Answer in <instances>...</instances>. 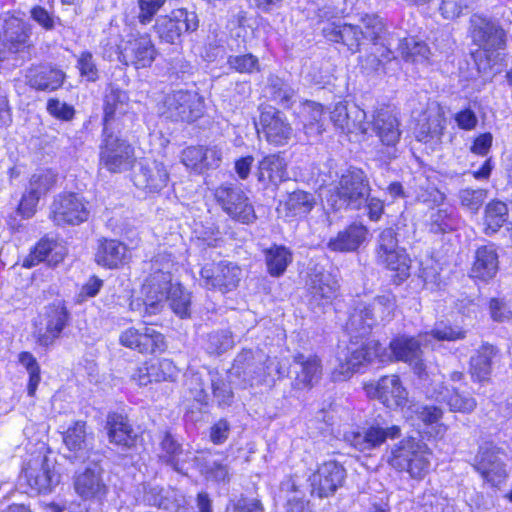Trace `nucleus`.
Here are the masks:
<instances>
[{
	"instance_id": "1",
	"label": "nucleus",
	"mask_w": 512,
	"mask_h": 512,
	"mask_svg": "<svg viewBox=\"0 0 512 512\" xmlns=\"http://www.w3.org/2000/svg\"><path fill=\"white\" fill-rule=\"evenodd\" d=\"M143 293L146 314L158 313L163 303L169 301L175 314L181 318L189 315L190 294L179 284H172V275L169 271L155 269L143 285Z\"/></svg>"
},
{
	"instance_id": "2",
	"label": "nucleus",
	"mask_w": 512,
	"mask_h": 512,
	"mask_svg": "<svg viewBox=\"0 0 512 512\" xmlns=\"http://www.w3.org/2000/svg\"><path fill=\"white\" fill-rule=\"evenodd\" d=\"M371 187L365 172L360 168L350 167L343 173L326 197L327 205L334 211L343 209L359 210L368 201Z\"/></svg>"
},
{
	"instance_id": "3",
	"label": "nucleus",
	"mask_w": 512,
	"mask_h": 512,
	"mask_svg": "<svg viewBox=\"0 0 512 512\" xmlns=\"http://www.w3.org/2000/svg\"><path fill=\"white\" fill-rule=\"evenodd\" d=\"M404 224L397 223L380 231L377 238V262L387 269L396 272L398 282H402L410 275L409 257L406 250L400 246L405 236L401 232Z\"/></svg>"
},
{
	"instance_id": "4",
	"label": "nucleus",
	"mask_w": 512,
	"mask_h": 512,
	"mask_svg": "<svg viewBox=\"0 0 512 512\" xmlns=\"http://www.w3.org/2000/svg\"><path fill=\"white\" fill-rule=\"evenodd\" d=\"M396 308L395 296L387 292L376 296L368 304H360L350 315L346 328L355 337H364L370 330L381 323L390 321Z\"/></svg>"
},
{
	"instance_id": "5",
	"label": "nucleus",
	"mask_w": 512,
	"mask_h": 512,
	"mask_svg": "<svg viewBox=\"0 0 512 512\" xmlns=\"http://www.w3.org/2000/svg\"><path fill=\"white\" fill-rule=\"evenodd\" d=\"M422 356L423 351L418 338L400 335L393 338L388 347L382 346L381 363L394 361L407 363L429 393L428 385L431 378Z\"/></svg>"
},
{
	"instance_id": "6",
	"label": "nucleus",
	"mask_w": 512,
	"mask_h": 512,
	"mask_svg": "<svg viewBox=\"0 0 512 512\" xmlns=\"http://www.w3.org/2000/svg\"><path fill=\"white\" fill-rule=\"evenodd\" d=\"M430 455L425 443L407 438L394 445L388 463L398 471L408 472L412 478L422 479L429 471Z\"/></svg>"
},
{
	"instance_id": "7",
	"label": "nucleus",
	"mask_w": 512,
	"mask_h": 512,
	"mask_svg": "<svg viewBox=\"0 0 512 512\" xmlns=\"http://www.w3.org/2000/svg\"><path fill=\"white\" fill-rule=\"evenodd\" d=\"M382 345L378 340H367L361 343L350 342L346 350L339 356V365L334 369V381H345L358 369L373 360L381 362Z\"/></svg>"
},
{
	"instance_id": "8",
	"label": "nucleus",
	"mask_w": 512,
	"mask_h": 512,
	"mask_svg": "<svg viewBox=\"0 0 512 512\" xmlns=\"http://www.w3.org/2000/svg\"><path fill=\"white\" fill-rule=\"evenodd\" d=\"M199 27V18L195 11L186 8L174 9L169 15L156 19L154 30L160 41L178 44L184 33H192Z\"/></svg>"
},
{
	"instance_id": "9",
	"label": "nucleus",
	"mask_w": 512,
	"mask_h": 512,
	"mask_svg": "<svg viewBox=\"0 0 512 512\" xmlns=\"http://www.w3.org/2000/svg\"><path fill=\"white\" fill-rule=\"evenodd\" d=\"M103 141L100 146V164L112 173H122L131 169L135 163L133 147L124 139L103 129Z\"/></svg>"
},
{
	"instance_id": "10",
	"label": "nucleus",
	"mask_w": 512,
	"mask_h": 512,
	"mask_svg": "<svg viewBox=\"0 0 512 512\" xmlns=\"http://www.w3.org/2000/svg\"><path fill=\"white\" fill-rule=\"evenodd\" d=\"M162 114L175 122H194L204 114V99L195 91H174L166 96Z\"/></svg>"
},
{
	"instance_id": "11",
	"label": "nucleus",
	"mask_w": 512,
	"mask_h": 512,
	"mask_svg": "<svg viewBox=\"0 0 512 512\" xmlns=\"http://www.w3.org/2000/svg\"><path fill=\"white\" fill-rule=\"evenodd\" d=\"M505 452L491 441L479 445L473 467L491 486L499 487L507 478L503 458Z\"/></svg>"
},
{
	"instance_id": "12",
	"label": "nucleus",
	"mask_w": 512,
	"mask_h": 512,
	"mask_svg": "<svg viewBox=\"0 0 512 512\" xmlns=\"http://www.w3.org/2000/svg\"><path fill=\"white\" fill-rule=\"evenodd\" d=\"M214 196L223 211L233 220L250 224L256 220L253 205L244 191L234 184H222L215 189Z\"/></svg>"
},
{
	"instance_id": "13",
	"label": "nucleus",
	"mask_w": 512,
	"mask_h": 512,
	"mask_svg": "<svg viewBox=\"0 0 512 512\" xmlns=\"http://www.w3.org/2000/svg\"><path fill=\"white\" fill-rule=\"evenodd\" d=\"M470 35L473 43L486 53L504 49L506 45V32L499 21L482 14L471 16Z\"/></svg>"
},
{
	"instance_id": "14",
	"label": "nucleus",
	"mask_w": 512,
	"mask_h": 512,
	"mask_svg": "<svg viewBox=\"0 0 512 512\" xmlns=\"http://www.w3.org/2000/svg\"><path fill=\"white\" fill-rule=\"evenodd\" d=\"M89 214L84 198L76 193L59 194L51 204V218L57 225H79Z\"/></svg>"
},
{
	"instance_id": "15",
	"label": "nucleus",
	"mask_w": 512,
	"mask_h": 512,
	"mask_svg": "<svg viewBox=\"0 0 512 512\" xmlns=\"http://www.w3.org/2000/svg\"><path fill=\"white\" fill-rule=\"evenodd\" d=\"M338 283L334 277L324 271H314L309 274L307 281V303L310 310L316 314L324 313L336 297Z\"/></svg>"
},
{
	"instance_id": "16",
	"label": "nucleus",
	"mask_w": 512,
	"mask_h": 512,
	"mask_svg": "<svg viewBox=\"0 0 512 512\" xmlns=\"http://www.w3.org/2000/svg\"><path fill=\"white\" fill-rule=\"evenodd\" d=\"M119 342L122 346L143 354L162 353L167 348L164 335L145 324L121 332Z\"/></svg>"
},
{
	"instance_id": "17",
	"label": "nucleus",
	"mask_w": 512,
	"mask_h": 512,
	"mask_svg": "<svg viewBox=\"0 0 512 512\" xmlns=\"http://www.w3.org/2000/svg\"><path fill=\"white\" fill-rule=\"evenodd\" d=\"M23 478L34 493H48L60 483L55 464L46 456L31 459L24 468Z\"/></svg>"
},
{
	"instance_id": "18",
	"label": "nucleus",
	"mask_w": 512,
	"mask_h": 512,
	"mask_svg": "<svg viewBox=\"0 0 512 512\" xmlns=\"http://www.w3.org/2000/svg\"><path fill=\"white\" fill-rule=\"evenodd\" d=\"M118 60L124 65H133L136 69L150 67L157 57V49L148 34L123 41L118 46Z\"/></svg>"
},
{
	"instance_id": "19",
	"label": "nucleus",
	"mask_w": 512,
	"mask_h": 512,
	"mask_svg": "<svg viewBox=\"0 0 512 512\" xmlns=\"http://www.w3.org/2000/svg\"><path fill=\"white\" fill-rule=\"evenodd\" d=\"M241 269L232 262L220 261L208 263L200 271L204 286L222 293L237 288L241 280Z\"/></svg>"
},
{
	"instance_id": "20",
	"label": "nucleus",
	"mask_w": 512,
	"mask_h": 512,
	"mask_svg": "<svg viewBox=\"0 0 512 512\" xmlns=\"http://www.w3.org/2000/svg\"><path fill=\"white\" fill-rule=\"evenodd\" d=\"M345 478L346 470L339 462H324L309 478L311 494L319 498L332 496L343 485Z\"/></svg>"
},
{
	"instance_id": "21",
	"label": "nucleus",
	"mask_w": 512,
	"mask_h": 512,
	"mask_svg": "<svg viewBox=\"0 0 512 512\" xmlns=\"http://www.w3.org/2000/svg\"><path fill=\"white\" fill-rule=\"evenodd\" d=\"M367 395L378 399L387 408L404 407L408 402V391L398 375H386L375 384L365 386Z\"/></svg>"
},
{
	"instance_id": "22",
	"label": "nucleus",
	"mask_w": 512,
	"mask_h": 512,
	"mask_svg": "<svg viewBox=\"0 0 512 512\" xmlns=\"http://www.w3.org/2000/svg\"><path fill=\"white\" fill-rule=\"evenodd\" d=\"M401 436V429L397 425L381 426L372 424L362 431H348L344 440L358 451L365 452L382 445L388 438L395 439Z\"/></svg>"
},
{
	"instance_id": "23",
	"label": "nucleus",
	"mask_w": 512,
	"mask_h": 512,
	"mask_svg": "<svg viewBox=\"0 0 512 512\" xmlns=\"http://www.w3.org/2000/svg\"><path fill=\"white\" fill-rule=\"evenodd\" d=\"M45 327H36L34 335L37 343L43 347L54 344L70 321V312L60 301L46 307L44 314Z\"/></svg>"
},
{
	"instance_id": "24",
	"label": "nucleus",
	"mask_w": 512,
	"mask_h": 512,
	"mask_svg": "<svg viewBox=\"0 0 512 512\" xmlns=\"http://www.w3.org/2000/svg\"><path fill=\"white\" fill-rule=\"evenodd\" d=\"M290 368L294 389H311L322 377V364L317 356L297 354L293 357Z\"/></svg>"
},
{
	"instance_id": "25",
	"label": "nucleus",
	"mask_w": 512,
	"mask_h": 512,
	"mask_svg": "<svg viewBox=\"0 0 512 512\" xmlns=\"http://www.w3.org/2000/svg\"><path fill=\"white\" fill-rule=\"evenodd\" d=\"M103 475L104 470L96 464L75 475L73 484L77 495L85 500H103L109 490Z\"/></svg>"
},
{
	"instance_id": "26",
	"label": "nucleus",
	"mask_w": 512,
	"mask_h": 512,
	"mask_svg": "<svg viewBox=\"0 0 512 512\" xmlns=\"http://www.w3.org/2000/svg\"><path fill=\"white\" fill-rule=\"evenodd\" d=\"M373 131L381 143L387 147V158L397 157L396 145L401 137L398 118L388 109H381L373 116Z\"/></svg>"
},
{
	"instance_id": "27",
	"label": "nucleus",
	"mask_w": 512,
	"mask_h": 512,
	"mask_svg": "<svg viewBox=\"0 0 512 512\" xmlns=\"http://www.w3.org/2000/svg\"><path fill=\"white\" fill-rule=\"evenodd\" d=\"M123 117L129 120L133 119V114L129 113L128 94L110 84L104 97L103 129H105V133L110 129L118 128V124H114Z\"/></svg>"
},
{
	"instance_id": "28",
	"label": "nucleus",
	"mask_w": 512,
	"mask_h": 512,
	"mask_svg": "<svg viewBox=\"0 0 512 512\" xmlns=\"http://www.w3.org/2000/svg\"><path fill=\"white\" fill-rule=\"evenodd\" d=\"M260 124L269 143L285 145L293 135V129L286 116L273 107L264 109L261 112Z\"/></svg>"
},
{
	"instance_id": "29",
	"label": "nucleus",
	"mask_w": 512,
	"mask_h": 512,
	"mask_svg": "<svg viewBox=\"0 0 512 512\" xmlns=\"http://www.w3.org/2000/svg\"><path fill=\"white\" fill-rule=\"evenodd\" d=\"M158 457L163 464L183 473L185 464L191 459V453L183 448L174 434L164 431L160 437Z\"/></svg>"
},
{
	"instance_id": "30",
	"label": "nucleus",
	"mask_w": 512,
	"mask_h": 512,
	"mask_svg": "<svg viewBox=\"0 0 512 512\" xmlns=\"http://www.w3.org/2000/svg\"><path fill=\"white\" fill-rule=\"evenodd\" d=\"M106 429L110 443L123 450H129L136 446L138 434L129 423L127 416L115 412L109 413Z\"/></svg>"
},
{
	"instance_id": "31",
	"label": "nucleus",
	"mask_w": 512,
	"mask_h": 512,
	"mask_svg": "<svg viewBox=\"0 0 512 512\" xmlns=\"http://www.w3.org/2000/svg\"><path fill=\"white\" fill-rule=\"evenodd\" d=\"M169 174L165 166L157 161L141 165L133 175L134 185L146 192L155 193L166 187Z\"/></svg>"
},
{
	"instance_id": "32",
	"label": "nucleus",
	"mask_w": 512,
	"mask_h": 512,
	"mask_svg": "<svg viewBox=\"0 0 512 512\" xmlns=\"http://www.w3.org/2000/svg\"><path fill=\"white\" fill-rule=\"evenodd\" d=\"M324 37L331 42L345 45L352 53L359 51L362 36V28L358 25L333 22L322 28Z\"/></svg>"
},
{
	"instance_id": "33",
	"label": "nucleus",
	"mask_w": 512,
	"mask_h": 512,
	"mask_svg": "<svg viewBox=\"0 0 512 512\" xmlns=\"http://www.w3.org/2000/svg\"><path fill=\"white\" fill-rule=\"evenodd\" d=\"M26 80L29 87L44 92L59 89L65 80V73L50 66H40L27 71Z\"/></svg>"
},
{
	"instance_id": "34",
	"label": "nucleus",
	"mask_w": 512,
	"mask_h": 512,
	"mask_svg": "<svg viewBox=\"0 0 512 512\" xmlns=\"http://www.w3.org/2000/svg\"><path fill=\"white\" fill-rule=\"evenodd\" d=\"M445 118L439 107L423 112L415 127L416 139L420 142L440 140L445 128Z\"/></svg>"
},
{
	"instance_id": "35",
	"label": "nucleus",
	"mask_w": 512,
	"mask_h": 512,
	"mask_svg": "<svg viewBox=\"0 0 512 512\" xmlns=\"http://www.w3.org/2000/svg\"><path fill=\"white\" fill-rule=\"evenodd\" d=\"M498 254L494 244H487L477 248L475 260L471 268V277L488 281L498 272Z\"/></svg>"
},
{
	"instance_id": "36",
	"label": "nucleus",
	"mask_w": 512,
	"mask_h": 512,
	"mask_svg": "<svg viewBox=\"0 0 512 512\" xmlns=\"http://www.w3.org/2000/svg\"><path fill=\"white\" fill-rule=\"evenodd\" d=\"M367 234L368 229L364 225L353 223L331 238L327 246L335 252H353L365 241Z\"/></svg>"
},
{
	"instance_id": "37",
	"label": "nucleus",
	"mask_w": 512,
	"mask_h": 512,
	"mask_svg": "<svg viewBox=\"0 0 512 512\" xmlns=\"http://www.w3.org/2000/svg\"><path fill=\"white\" fill-rule=\"evenodd\" d=\"M256 176L259 182L278 185L287 179V164L280 154H270L259 161Z\"/></svg>"
},
{
	"instance_id": "38",
	"label": "nucleus",
	"mask_w": 512,
	"mask_h": 512,
	"mask_svg": "<svg viewBox=\"0 0 512 512\" xmlns=\"http://www.w3.org/2000/svg\"><path fill=\"white\" fill-rule=\"evenodd\" d=\"M64 259L63 248L56 242L48 239L40 240L28 257L25 258L23 266L31 268L42 261L49 266H56Z\"/></svg>"
},
{
	"instance_id": "39",
	"label": "nucleus",
	"mask_w": 512,
	"mask_h": 512,
	"mask_svg": "<svg viewBox=\"0 0 512 512\" xmlns=\"http://www.w3.org/2000/svg\"><path fill=\"white\" fill-rule=\"evenodd\" d=\"M126 245L118 240H104L100 242L95 254V261L98 265L114 269L123 264L127 257Z\"/></svg>"
},
{
	"instance_id": "40",
	"label": "nucleus",
	"mask_w": 512,
	"mask_h": 512,
	"mask_svg": "<svg viewBox=\"0 0 512 512\" xmlns=\"http://www.w3.org/2000/svg\"><path fill=\"white\" fill-rule=\"evenodd\" d=\"M63 442L73 456L69 458L75 461H85L88 457V444L86 439V423L77 421L63 433Z\"/></svg>"
},
{
	"instance_id": "41",
	"label": "nucleus",
	"mask_w": 512,
	"mask_h": 512,
	"mask_svg": "<svg viewBox=\"0 0 512 512\" xmlns=\"http://www.w3.org/2000/svg\"><path fill=\"white\" fill-rule=\"evenodd\" d=\"M497 350L493 345H482L470 359V374L474 381L484 382L492 371V359Z\"/></svg>"
},
{
	"instance_id": "42",
	"label": "nucleus",
	"mask_w": 512,
	"mask_h": 512,
	"mask_svg": "<svg viewBox=\"0 0 512 512\" xmlns=\"http://www.w3.org/2000/svg\"><path fill=\"white\" fill-rule=\"evenodd\" d=\"M267 271L272 277L282 276L293 260L292 252L283 245L273 244L264 250Z\"/></svg>"
},
{
	"instance_id": "43",
	"label": "nucleus",
	"mask_w": 512,
	"mask_h": 512,
	"mask_svg": "<svg viewBox=\"0 0 512 512\" xmlns=\"http://www.w3.org/2000/svg\"><path fill=\"white\" fill-rule=\"evenodd\" d=\"M31 35V28L23 20L10 16L5 20L4 38L11 44L10 50L19 51L21 47L28 44Z\"/></svg>"
},
{
	"instance_id": "44",
	"label": "nucleus",
	"mask_w": 512,
	"mask_h": 512,
	"mask_svg": "<svg viewBox=\"0 0 512 512\" xmlns=\"http://www.w3.org/2000/svg\"><path fill=\"white\" fill-rule=\"evenodd\" d=\"M364 111L356 106L348 108L343 102H338L331 111V121L342 131L351 132L356 128L357 122H361Z\"/></svg>"
},
{
	"instance_id": "45",
	"label": "nucleus",
	"mask_w": 512,
	"mask_h": 512,
	"mask_svg": "<svg viewBox=\"0 0 512 512\" xmlns=\"http://www.w3.org/2000/svg\"><path fill=\"white\" fill-rule=\"evenodd\" d=\"M212 396L219 407L231 406L234 400V393L228 376L218 371L209 372Z\"/></svg>"
},
{
	"instance_id": "46",
	"label": "nucleus",
	"mask_w": 512,
	"mask_h": 512,
	"mask_svg": "<svg viewBox=\"0 0 512 512\" xmlns=\"http://www.w3.org/2000/svg\"><path fill=\"white\" fill-rule=\"evenodd\" d=\"M397 50L402 58L408 62H425L430 56V49L427 44L413 37L400 39Z\"/></svg>"
},
{
	"instance_id": "47",
	"label": "nucleus",
	"mask_w": 512,
	"mask_h": 512,
	"mask_svg": "<svg viewBox=\"0 0 512 512\" xmlns=\"http://www.w3.org/2000/svg\"><path fill=\"white\" fill-rule=\"evenodd\" d=\"M441 401L446 403L452 412L471 413L475 410L477 402L474 397L465 392H460L457 389H446V391L439 392Z\"/></svg>"
},
{
	"instance_id": "48",
	"label": "nucleus",
	"mask_w": 512,
	"mask_h": 512,
	"mask_svg": "<svg viewBox=\"0 0 512 512\" xmlns=\"http://www.w3.org/2000/svg\"><path fill=\"white\" fill-rule=\"evenodd\" d=\"M508 207L502 201H492L485 208L484 224L485 233H496L507 222Z\"/></svg>"
},
{
	"instance_id": "49",
	"label": "nucleus",
	"mask_w": 512,
	"mask_h": 512,
	"mask_svg": "<svg viewBox=\"0 0 512 512\" xmlns=\"http://www.w3.org/2000/svg\"><path fill=\"white\" fill-rule=\"evenodd\" d=\"M265 92L270 99L282 105H288L294 94L290 85L276 75L268 77Z\"/></svg>"
},
{
	"instance_id": "50",
	"label": "nucleus",
	"mask_w": 512,
	"mask_h": 512,
	"mask_svg": "<svg viewBox=\"0 0 512 512\" xmlns=\"http://www.w3.org/2000/svg\"><path fill=\"white\" fill-rule=\"evenodd\" d=\"M315 204L314 196L305 191H294L286 202L287 209L294 216L307 215Z\"/></svg>"
},
{
	"instance_id": "51",
	"label": "nucleus",
	"mask_w": 512,
	"mask_h": 512,
	"mask_svg": "<svg viewBox=\"0 0 512 512\" xmlns=\"http://www.w3.org/2000/svg\"><path fill=\"white\" fill-rule=\"evenodd\" d=\"M170 494L168 489L152 483L143 484V501L150 505L162 509H168L170 504Z\"/></svg>"
},
{
	"instance_id": "52",
	"label": "nucleus",
	"mask_w": 512,
	"mask_h": 512,
	"mask_svg": "<svg viewBox=\"0 0 512 512\" xmlns=\"http://www.w3.org/2000/svg\"><path fill=\"white\" fill-rule=\"evenodd\" d=\"M233 345V336L228 330H216L207 334L206 350L210 354H221Z\"/></svg>"
},
{
	"instance_id": "53",
	"label": "nucleus",
	"mask_w": 512,
	"mask_h": 512,
	"mask_svg": "<svg viewBox=\"0 0 512 512\" xmlns=\"http://www.w3.org/2000/svg\"><path fill=\"white\" fill-rule=\"evenodd\" d=\"M487 193V190L482 188H465L459 191L458 198L463 208L475 214L485 202Z\"/></svg>"
},
{
	"instance_id": "54",
	"label": "nucleus",
	"mask_w": 512,
	"mask_h": 512,
	"mask_svg": "<svg viewBox=\"0 0 512 512\" xmlns=\"http://www.w3.org/2000/svg\"><path fill=\"white\" fill-rule=\"evenodd\" d=\"M227 65L229 69L241 74H252L260 70L259 59L251 53L230 55L227 58Z\"/></svg>"
},
{
	"instance_id": "55",
	"label": "nucleus",
	"mask_w": 512,
	"mask_h": 512,
	"mask_svg": "<svg viewBox=\"0 0 512 512\" xmlns=\"http://www.w3.org/2000/svg\"><path fill=\"white\" fill-rule=\"evenodd\" d=\"M361 24L363 38L373 43H376L385 32V24L376 14H366L361 18Z\"/></svg>"
},
{
	"instance_id": "56",
	"label": "nucleus",
	"mask_w": 512,
	"mask_h": 512,
	"mask_svg": "<svg viewBox=\"0 0 512 512\" xmlns=\"http://www.w3.org/2000/svg\"><path fill=\"white\" fill-rule=\"evenodd\" d=\"M148 365L153 382L173 381L178 374L176 366L169 359L148 362Z\"/></svg>"
},
{
	"instance_id": "57",
	"label": "nucleus",
	"mask_w": 512,
	"mask_h": 512,
	"mask_svg": "<svg viewBox=\"0 0 512 512\" xmlns=\"http://www.w3.org/2000/svg\"><path fill=\"white\" fill-rule=\"evenodd\" d=\"M55 182L56 178L54 174L48 171L41 172L32 175L27 189L40 198L54 186Z\"/></svg>"
},
{
	"instance_id": "58",
	"label": "nucleus",
	"mask_w": 512,
	"mask_h": 512,
	"mask_svg": "<svg viewBox=\"0 0 512 512\" xmlns=\"http://www.w3.org/2000/svg\"><path fill=\"white\" fill-rule=\"evenodd\" d=\"M201 471L207 478L218 482L230 480L229 468L226 464L218 460L205 459L201 465Z\"/></svg>"
},
{
	"instance_id": "59",
	"label": "nucleus",
	"mask_w": 512,
	"mask_h": 512,
	"mask_svg": "<svg viewBox=\"0 0 512 512\" xmlns=\"http://www.w3.org/2000/svg\"><path fill=\"white\" fill-rule=\"evenodd\" d=\"M474 0H442L440 11L445 19L453 20L471 8Z\"/></svg>"
},
{
	"instance_id": "60",
	"label": "nucleus",
	"mask_w": 512,
	"mask_h": 512,
	"mask_svg": "<svg viewBox=\"0 0 512 512\" xmlns=\"http://www.w3.org/2000/svg\"><path fill=\"white\" fill-rule=\"evenodd\" d=\"M30 17L46 31L53 30L56 22H60V18L58 16H55L53 12L48 11L40 5H35L31 8Z\"/></svg>"
},
{
	"instance_id": "61",
	"label": "nucleus",
	"mask_w": 512,
	"mask_h": 512,
	"mask_svg": "<svg viewBox=\"0 0 512 512\" xmlns=\"http://www.w3.org/2000/svg\"><path fill=\"white\" fill-rule=\"evenodd\" d=\"M46 109L51 116L62 121H71L75 116L74 107L57 98H50Z\"/></svg>"
},
{
	"instance_id": "62",
	"label": "nucleus",
	"mask_w": 512,
	"mask_h": 512,
	"mask_svg": "<svg viewBox=\"0 0 512 512\" xmlns=\"http://www.w3.org/2000/svg\"><path fill=\"white\" fill-rule=\"evenodd\" d=\"M430 335L438 341H456L464 339L466 332L460 327L439 323L431 330Z\"/></svg>"
},
{
	"instance_id": "63",
	"label": "nucleus",
	"mask_w": 512,
	"mask_h": 512,
	"mask_svg": "<svg viewBox=\"0 0 512 512\" xmlns=\"http://www.w3.org/2000/svg\"><path fill=\"white\" fill-rule=\"evenodd\" d=\"M77 68L80 71V75L85 77L87 81L95 82L99 77L95 60L89 51H84L80 54L77 60Z\"/></svg>"
},
{
	"instance_id": "64",
	"label": "nucleus",
	"mask_w": 512,
	"mask_h": 512,
	"mask_svg": "<svg viewBox=\"0 0 512 512\" xmlns=\"http://www.w3.org/2000/svg\"><path fill=\"white\" fill-rule=\"evenodd\" d=\"M182 163L197 173L203 172V147L202 146H190L182 152Z\"/></svg>"
}]
</instances>
